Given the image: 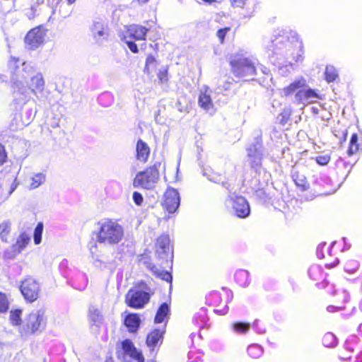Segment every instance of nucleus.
Returning <instances> with one entry per match:
<instances>
[{
    "label": "nucleus",
    "mask_w": 362,
    "mask_h": 362,
    "mask_svg": "<svg viewBox=\"0 0 362 362\" xmlns=\"http://www.w3.org/2000/svg\"><path fill=\"white\" fill-rule=\"evenodd\" d=\"M245 0H231V4L233 7H243Z\"/></svg>",
    "instance_id": "obj_51"
},
{
    "label": "nucleus",
    "mask_w": 362,
    "mask_h": 362,
    "mask_svg": "<svg viewBox=\"0 0 362 362\" xmlns=\"http://www.w3.org/2000/svg\"><path fill=\"white\" fill-rule=\"evenodd\" d=\"M43 228V223L42 222H39L35 228L33 240L35 245H39L42 241Z\"/></svg>",
    "instance_id": "obj_37"
},
{
    "label": "nucleus",
    "mask_w": 362,
    "mask_h": 362,
    "mask_svg": "<svg viewBox=\"0 0 362 362\" xmlns=\"http://www.w3.org/2000/svg\"><path fill=\"white\" fill-rule=\"evenodd\" d=\"M326 245V243H321L318 245L317 248V256L320 257V251H321L322 250V248L324 247H325Z\"/></svg>",
    "instance_id": "obj_55"
},
{
    "label": "nucleus",
    "mask_w": 362,
    "mask_h": 362,
    "mask_svg": "<svg viewBox=\"0 0 362 362\" xmlns=\"http://www.w3.org/2000/svg\"><path fill=\"white\" fill-rule=\"evenodd\" d=\"M30 238L27 234H21L17 239L16 245L13 246V251L20 253L21 251L28 244Z\"/></svg>",
    "instance_id": "obj_27"
},
{
    "label": "nucleus",
    "mask_w": 362,
    "mask_h": 362,
    "mask_svg": "<svg viewBox=\"0 0 362 362\" xmlns=\"http://www.w3.org/2000/svg\"><path fill=\"white\" fill-rule=\"evenodd\" d=\"M124 237V228L117 221L105 218L98 223L96 242L105 245L119 243Z\"/></svg>",
    "instance_id": "obj_2"
},
{
    "label": "nucleus",
    "mask_w": 362,
    "mask_h": 362,
    "mask_svg": "<svg viewBox=\"0 0 362 362\" xmlns=\"http://www.w3.org/2000/svg\"><path fill=\"white\" fill-rule=\"evenodd\" d=\"M163 197V207L169 213L175 212L180 204V197L177 190L173 187H168Z\"/></svg>",
    "instance_id": "obj_11"
},
{
    "label": "nucleus",
    "mask_w": 362,
    "mask_h": 362,
    "mask_svg": "<svg viewBox=\"0 0 362 362\" xmlns=\"http://www.w3.org/2000/svg\"><path fill=\"white\" fill-rule=\"evenodd\" d=\"M359 264L356 260H349L346 262L344 266V270L345 272L353 274L357 271L358 269Z\"/></svg>",
    "instance_id": "obj_40"
},
{
    "label": "nucleus",
    "mask_w": 362,
    "mask_h": 362,
    "mask_svg": "<svg viewBox=\"0 0 362 362\" xmlns=\"http://www.w3.org/2000/svg\"><path fill=\"white\" fill-rule=\"evenodd\" d=\"M122 349L125 356L130 357L136 362H144V356L141 351L137 349L130 339L122 342Z\"/></svg>",
    "instance_id": "obj_13"
},
{
    "label": "nucleus",
    "mask_w": 362,
    "mask_h": 362,
    "mask_svg": "<svg viewBox=\"0 0 362 362\" xmlns=\"http://www.w3.org/2000/svg\"><path fill=\"white\" fill-rule=\"evenodd\" d=\"M204 2L206 3H208V4H212V3H214V2H218L220 1V0H203Z\"/></svg>",
    "instance_id": "obj_57"
},
{
    "label": "nucleus",
    "mask_w": 362,
    "mask_h": 362,
    "mask_svg": "<svg viewBox=\"0 0 362 362\" xmlns=\"http://www.w3.org/2000/svg\"><path fill=\"white\" fill-rule=\"evenodd\" d=\"M325 80L328 83L334 81L338 78V72L332 65H327L325 72Z\"/></svg>",
    "instance_id": "obj_30"
},
{
    "label": "nucleus",
    "mask_w": 362,
    "mask_h": 362,
    "mask_svg": "<svg viewBox=\"0 0 362 362\" xmlns=\"http://www.w3.org/2000/svg\"><path fill=\"white\" fill-rule=\"evenodd\" d=\"M358 150V135L356 134H353L351 140L349 142V147L347 151L349 156H351L356 153Z\"/></svg>",
    "instance_id": "obj_36"
},
{
    "label": "nucleus",
    "mask_w": 362,
    "mask_h": 362,
    "mask_svg": "<svg viewBox=\"0 0 362 362\" xmlns=\"http://www.w3.org/2000/svg\"><path fill=\"white\" fill-rule=\"evenodd\" d=\"M7 158V154L6 153L4 146L0 144V165H3Z\"/></svg>",
    "instance_id": "obj_49"
},
{
    "label": "nucleus",
    "mask_w": 362,
    "mask_h": 362,
    "mask_svg": "<svg viewBox=\"0 0 362 362\" xmlns=\"http://www.w3.org/2000/svg\"><path fill=\"white\" fill-rule=\"evenodd\" d=\"M156 253L162 259H168L170 256V239L167 235L160 236L156 242Z\"/></svg>",
    "instance_id": "obj_15"
},
{
    "label": "nucleus",
    "mask_w": 362,
    "mask_h": 362,
    "mask_svg": "<svg viewBox=\"0 0 362 362\" xmlns=\"http://www.w3.org/2000/svg\"><path fill=\"white\" fill-rule=\"evenodd\" d=\"M76 0H67V2L61 1L59 3V12L62 18H66L70 16L71 13V5L74 4Z\"/></svg>",
    "instance_id": "obj_26"
},
{
    "label": "nucleus",
    "mask_w": 362,
    "mask_h": 362,
    "mask_svg": "<svg viewBox=\"0 0 362 362\" xmlns=\"http://www.w3.org/2000/svg\"><path fill=\"white\" fill-rule=\"evenodd\" d=\"M147 30L148 29L145 27L132 25L128 28L124 36H127V38L131 40H142L145 39Z\"/></svg>",
    "instance_id": "obj_17"
},
{
    "label": "nucleus",
    "mask_w": 362,
    "mask_h": 362,
    "mask_svg": "<svg viewBox=\"0 0 362 362\" xmlns=\"http://www.w3.org/2000/svg\"><path fill=\"white\" fill-rule=\"evenodd\" d=\"M105 362H114V361H113V359L111 357H110V358H106Z\"/></svg>",
    "instance_id": "obj_60"
},
{
    "label": "nucleus",
    "mask_w": 362,
    "mask_h": 362,
    "mask_svg": "<svg viewBox=\"0 0 362 362\" xmlns=\"http://www.w3.org/2000/svg\"><path fill=\"white\" fill-rule=\"evenodd\" d=\"M320 270V267L317 265H313V266L310 267L308 270L310 276L313 279H315L314 277H313V274L315 272H319Z\"/></svg>",
    "instance_id": "obj_52"
},
{
    "label": "nucleus",
    "mask_w": 362,
    "mask_h": 362,
    "mask_svg": "<svg viewBox=\"0 0 362 362\" xmlns=\"http://www.w3.org/2000/svg\"><path fill=\"white\" fill-rule=\"evenodd\" d=\"M270 49L273 55L286 57L293 46L287 35H282L272 41Z\"/></svg>",
    "instance_id": "obj_9"
},
{
    "label": "nucleus",
    "mask_w": 362,
    "mask_h": 362,
    "mask_svg": "<svg viewBox=\"0 0 362 362\" xmlns=\"http://www.w3.org/2000/svg\"><path fill=\"white\" fill-rule=\"evenodd\" d=\"M167 74L168 73L166 69L159 71L158 76L161 83H164L168 81Z\"/></svg>",
    "instance_id": "obj_50"
},
{
    "label": "nucleus",
    "mask_w": 362,
    "mask_h": 362,
    "mask_svg": "<svg viewBox=\"0 0 362 362\" xmlns=\"http://www.w3.org/2000/svg\"><path fill=\"white\" fill-rule=\"evenodd\" d=\"M139 4H144L148 1V0H137Z\"/></svg>",
    "instance_id": "obj_58"
},
{
    "label": "nucleus",
    "mask_w": 362,
    "mask_h": 362,
    "mask_svg": "<svg viewBox=\"0 0 362 362\" xmlns=\"http://www.w3.org/2000/svg\"><path fill=\"white\" fill-rule=\"evenodd\" d=\"M293 179L295 182L296 185L301 189V190L305 191L308 189L309 184L303 175H300L299 173H295L293 175Z\"/></svg>",
    "instance_id": "obj_28"
},
{
    "label": "nucleus",
    "mask_w": 362,
    "mask_h": 362,
    "mask_svg": "<svg viewBox=\"0 0 362 362\" xmlns=\"http://www.w3.org/2000/svg\"><path fill=\"white\" fill-rule=\"evenodd\" d=\"M322 343L326 347H334L337 344V339L332 333L327 332L322 338Z\"/></svg>",
    "instance_id": "obj_34"
},
{
    "label": "nucleus",
    "mask_w": 362,
    "mask_h": 362,
    "mask_svg": "<svg viewBox=\"0 0 362 362\" xmlns=\"http://www.w3.org/2000/svg\"><path fill=\"white\" fill-rule=\"evenodd\" d=\"M46 30L41 26L30 30L25 36V42L30 49H35L43 44Z\"/></svg>",
    "instance_id": "obj_10"
},
{
    "label": "nucleus",
    "mask_w": 362,
    "mask_h": 362,
    "mask_svg": "<svg viewBox=\"0 0 362 362\" xmlns=\"http://www.w3.org/2000/svg\"><path fill=\"white\" fill-rule=\"evenodd\" d=\"M300 60H302V59H301V56H300V55H299V56L298 57V58L296 59V62H298V61H300Z\"/></svg>",
    "instance_id": "obj_61"
},
{
    "label": "nucleus",
    "mask_w": 362,
    "mask_h": 362,
    "mask_svg": "<svg viewBox=\"0 0 362 362\" xmlns=\"http://www.w3.org/2000/svg\"><path fill=\"white\" fill-rule=\"evenodd\" d=\"M163 334V331L156 329L148 334L146 343L147 346L151 351H153L158 344L162 340Z\"/></svg>",
    "instance_id": "obj_20"
},
{
    "label": "nucleus",
    "mask_w": 362,
    "mask_h": 362,
    "mask_svg": "<svg viewBox=\"0 0 362 362\" xmlns=\"http://www.w3.org/2000/svg\"><path fill=\"white\" fill-rule=\"evenodd\" d=\"M141 320L137 314H128L124 318V325L130 332H136L140 325Z\"/></svg>",
    "instance_id": "obj_21"
},
{
    "label": "nucleus",
    "mask_w": 362,
    "mask_h": 362,
    "mask_svg": "<svg viewBox=\"0 0 362 362\" xmlns=\"http://www.w3.org/2000/svg\"><path fill=\"white\" fill-rule=\"evenodd\" d=\"M208 179H209V180L214 182L215 183L221 182L223 186L226 187L227 183L224 182L223 181V177L219 175H215V174L209 175L208 176Z\"/></svg>",
    "instance_id": "obj_46"
},
{
    "label": "nucleus",
    "mask_w": 362,
    "mask_h": 362,
    "mask_svg": "<svg viewBox=\"0 0 362 362\" xmlns=\"http://www.w3.org/2000/svg\"><path fill=\"white\" fill-rule=\"evenodd\" d=\"M315 160L320 165H326L330 160V156L328 155L319 156L315 158Z\"/></svg>",
    "instance_id": "obj_44"
},
{
    "label": "nucleus",
    "mask_w": 362,
    "mask_h": 362,
    "mask_svg": "<svg viewBox=\"0 0 362 362\" xmlns=\"http://www.w3.org/2000/svg\"><path fill=\"white\" fill-rule=\"evenodd\" d=\"M342 309V307H336L334 305H329L327 308V310L328 312L329 313H333V312H335V311H337V310H341Z\"/></svg>",
    "instance_id": "obj_54"
},
{
    "label": "nucleus",
    "mask_w": 362,
    "mask_h": 362,
    "mask_svg": "<svg viewBox=\"0 0 362 362\" xmlns=\"http://www.w3.org/2000/svg\"><path fill=\"white\" fill-rule=\"evenodd\" d=\"M227 202L231 205L235 215L239 218H246L250 214V208L247 201L242 196L235 194H230Z\"/></svg>",
    "instance_id": "obj_7"
},
{
    "label": "nucleus",
    "mask_w": 362,
    "mask_h": 362,
    "mask_svg": "<svg viewBox=\"0 0 362 362\" xmlns=\"http://www.w3.org/2000/svg\"><path fill=\"white\" fill-rule=\"evenodd\" d=\"M89 319L96 325L101 323L103 317L100 311L95 307H90L89 308Z\"/></svg>",
    "instance_id": "obj_31"
},
{
    "label": "nucleus",
    "mask_w": 362,
    "mask_h": 362,
    "mask_svg": "<svg viewBox=\"0 0 362 362\" xmlns=\"http://www.w3.org/2000/svg\"><path fill=\"white\" fill-rule=\"evenodd\" d=\"M124 40L125 42L127 43L128 47L132 52H134V53L138 52L137 45L133 42V40L128 39L127 36H124Z\"/></svg>",
    "instance_id": "obj_45"
},
{
    "label": "nucleus",
    "mask_w": 362,
    "mask_h": 362,
    "mask_svg": "<svg viewBox=\"0 0 362 362\" xmlns=\"http://www.w3.org/2000/svg\"><path fill=\"white\" fill-rule=\"evenodd\" d=\"M169 311L170 308L168 305L166 303H162L156 313L154 322L156 323L163 322L165 320V317H166L168 315Z\"/></svg>",
    "instance_id": "obj_25"
},
{
    "label": "nucleus",
    "mask_w": 362,
    "mask_h": 362,
    "mask_svg": "<svg viewBox=\"0 0 362 362\" xmlns=\"http://www.w3.org/2000/svg\"><path fill=\"white\" fill-rule=\"evenodd\" d=\"M231 71L239 78L252 77L256 75L257 66L255 59L247 57H234L230 61Z\"/></svg>",
    "instance_id": "obj_4"
},
{
    "label": "nucleus",
    "mask_w": 362,
    "mask_h": 362,
    "mask_svg": "<svg viewBox=\"0 0 362 362\" xmlns=\"http://www.w3.org/2000/svg\"><path fill=\"white\" fill-rule=\"evenodd\" d=\"M136 159L145 163L150 155V148L148 145L141 139H139L136 146Z\"/></svg>",
    "instance_id": "obj_18"
},
{
    "label": "nucleus",
    "mask_w": 362,
    "mask_h": 362,
    "mask_svg": "<svg viewBox=\"0 0 362 362\" xmlns=\"http://www.w3.org/2000/svg\"><path fill=\"white\" fill-rule=\"evenodd\" d=\"M230 30V28H224L217 31V37L219 38L221 42H223L226 35Z\"/></svg>",
    "instance_id": "obj_48"
},
{
    "label": "nucleus",
    "mask_w": 362,
    "mask_h": 362,
    "mask_svg": "<svg viewBox=\"0 0 362 362\" xmlns=\"http://www.w3.org/2000/svg\"><path fill=\"white\" fill-rule=\"evenodd\" d=\"M44 312L41 310L30 313L24 320L21 332L25 334L42 332L45 328Z\"/></svg>",
    "instance_id": "obj_5"
},
{
    "label": "nucleus",
    "mask_w": 362,
    "mask_h": 362,
    "mask_svg": "<svg viewBox=\"0 0 362 362\" xmlns=\"http://www.w3.org/2000/svg\"><path fill=\"white\" fill-rule=\"evenodd\" d=\"M18 59L11 57L8 61V69L11 74V88L14 101L17 104H25L30 97V92H42L45 88V80L42 73L38 72L30 78V87L25 84L26 78L33 72V66L30 63L23 62L21 66Z\"/></svg>",
    "instance_id": "obj_1"
},
{
    "label": "nucleus",
    "mask_w": 362,
    "mask_h": 362,
    "mask_svg": "<svg viewBox=\"0 0 362 362\" xmlns=\"http://www.w3.org/2000/svg\"><path fill=\"white\" fill-rule=\"evenodd\" d=\"M262 156V146L259 144H253L247 148L248 160L251 167L256 171L261 165Z\"/></svg>",
    "instance_id": "obj_12"
},
{
    "label": "nucleus",
    "mask_w": 362,
    "mask_h": 362,
    "mask_svg": "<svg viewBox=\"0 0 362 362\" xmlns=\"http://www.w3.org/2000/svg\"><path fill=\"white\" fill-rule=\"evenodd\" d=\"M236 282L243 287H246L250 284L249 272L246 270L240 269L235 274Z\"/></svg>",
    "instance_id": "obj_24"
},
{
    "label": "nucleus",
    "mask_w": 362,
    "mask_h": 362,
    "mask_svg": "<svg viewBox=\"0 0 362 362\" xmlns=\"http://www.w3.org/2000/svg\"><path fill=\"white\" fill-rule=\"evenodd\" d=\"M15 255H10L8 252H6V257L8 258H13Z\"/></svg>",
    "instance_id": "obj_59"
},
{
    "label": "nucleus",
    "mask_w": 362,
    "mask_h": 362,
    "mask_svg": "<svg viewBox=\"0 0 362 362\" xmlns=\"http://www.w3.org/2000/svg\"><path fill=\"white\" fill-rule=\"evenodd\" d=\"M11 231V222L8 221H4L0 224V237L4 242L8 241V236Z\"/></svg>",
    "instance_id": "obj_32"
},
{
    "label": "nucleus",
    "mask_w": 362,
    "mask_h": 362,
    "mask_svg": "<svg viewBox=\"0 0 362 362\" xmlns=\"http://www.w3.org/2000/svg\"><path fill=\"white\" fill-rule=\"evenodd\" d=\"M21 310H11L10 313V321L13 325H20L21 322Z\"/></svg>",
    "instance_id": "obj_38"
},
{
    "label": "nucleus",
    "mask_w": 362,
    "mask_h": 362,
    "mask_svg": "<svg viewBox=\"0 0 362 362\" xmlns=\"http://www.w3.org/2000/svg\"><path fill=\"white\" fill-rule=\"evenodd\" d=\"M262 72H263V73L266 74V68H265V67H264V68L262 69Z\"/></svg>",
    "instance_id": "obj_63"
},
{
    "label": "nucleus",
    "mask_w": 362,
    "mask_h": 362,
    "mask_svg": "<svg viewBox=\"0 0 362 362\" xmlns=\"http://www.w3.org/2000/svg\"><path fill=\"white\" fill-rule=\"evenodd\" d=\"M229 88H230L229 82H226L223 86L218 85V89L220 92L223 91V90H227L229 89Z\"/></svg>",
    "instance_id": "obj_53"
},
{
    "label": "nucleus",
    "mask_w": 362,
    "mask_h": 362,
    "mask_svg": "<svg viewBox=\"0 0 362 362\" xmlns=\"http://www.w3.org/2000/svg\"><path fill=\"white\" fill-rule=\"evenodd\" d=\"M19 185V182L17 180V177H16L13 182H11L9 189L8 190L6 196L4 197L5 199H8L12 193L16 189L18 186Z\"/></svg>",
    "instance_id": "obj_42"
},
{
    "label": "nucleus",
    "mask_w": 362,
    "mask_h": 362,
    "mask_svg": "<svg viewBox=\"0 0 362 362\" xmlns=\"http://www.w3.org/2000/svg\"><path fill=\"white\" fill-rule=\"evenodd\" d=\"M156 66V60L152 55H148L146 60V66L144 68V72L150 74Z\"/></svg>",
    "instance_id": "obj_39"
},
{
    "label": "nucleus",
    "mask_w": 362,
    "mask_h": 362,
    "mask_svg": "<svg viewBox=\"0 0 362 362\" xmlns=\"http://www.w3.org/2000/svg\"><path fill=\"white\" fill-rule=\"evenodd\" d=\"M247 354L250 357L253 358H257L262 355L263 349L260 345L257 344H253L247 347Z\"/></svg>",
    "instance_id": "obj_29"
},
{
    "label": "nucleus",
    "mask_w": 362,
    "mask_h": 362,
    "mask_svg": "<svg viewBox=\"0 0 362 362\" xmlns=\"http://www.w3.org/2000/svg\"><path fill=\"white\" fill-rule=\"evenodd\" d=\"M231 327L235 332L238 334H245L250 329V325L247 322H237L233 323Z\"/></svg>",
    "instance_id": "obj_33"
},
{
    "label": "nucleus",
    "mask_w": 362,
    "mask_h": 362,
    "mask_svg": "<svg viewBox=\"0 0 362 362\" xmlns=\"http://www.w3.org/2000/svg\"><path fill=\"white\" fill-rule=\"evenodd\" d=\"M324 257V255L322 253V252L320 251V258H322Z\"/></svg>",
    "instance_id": "obj_62"
},
{
    "label": "nucleus",
    "mask_w": 362,
    "mask_h": 362,
    "mask_svg": "<svg viewBox=\"0 0 362 362\" xmlns=\"http://www.w3.org/2000/svg\"><path fill=\"white\" fill-rule=\"evenodd\" d=\"M20 290L25 299L32 303L38 298L40 285L33 278L28 277L21 282Z\"/></svg>",
    "instance_id": "obj_8"
},
{
    "label": "nucleus",
    "mask_w": 362,
    "mask_h": 362,
    "mask_svg": "<svg viewBox=\"0 0 362 362\" xmlns=\"http://www.w3.org/2000/svg\"><path fill=\"white\" fill-rule=\"evenodd\" d=\"M152 271L158 277L160 278L161 279L167 282L172 281L173 277L170 272L167 271L160 270L156 267H153Z\"/></svg>",
    "instance_id": "obj_35"
},
{
    "label": "nucleus",
    "mask_w": 362,
    "mask_h": 362,
    "mask_svg": "<svg viewBox=\"0 0 362 362\" xmlns=\"http://www.w3.org/2000/svg\"><path fill=\"white\" fill-rule=\"evenodd\" d=\"M305 86L306 80L303 76H300L296 78L293 83H291L288 86L284 87L281 90V93L285 96H288L294 93H296L299 90L298 89L304 88Z\"/></svg>",
    "instance_id": "obj_19"
},
{
    "label": "nucleus",
    "mask_w": 362,
    "mask_h": 362,
    "mask_svg": "<svg viewBox=\"0 0 362 362\" xmlns=\"http://www.w3.org/2000/svg\"><path fill=\"white\" fill-rule=\"evenodd\" d=\"M207 90L205 92H202L199 97V106L206 111H209L213 109V103L209 94L207 93Z\"/></svg>",
    "instance_id": "obj_23"
},
{
    "label": "nucleus",
    "mask_w": 362,
    "mask_h": 362,
    "mask_svg": "<svg viewBox=\"0 0 362 362\" xmlns=\"http://www.w3.org/2000/svg\"><path fill=\"white\" fill-rule=\"evenodd\" d=\"M327 266L329 267H333L334 266V264H332V265H329V264H327Z\"/></svg>",
    "instance_id": "obj_64"
},
{
    "label": "nucleus",
    "mask_w": 362,
    "mask_h": 362,
    "mask_svg": "<svg viewBox=\"0 0 362 362\" xmlns=\"http://www.w3.org/2000/svg\"><path fill=\"white\" fill-rule=\"evenodd\" d=\"M29 189H35L45 182L46 175L44 173H33L29 178Z\"/></svg>",
    "instance_id": "obj_22"
},
{
    "label": "nucleus",
    "mask_w": 362,
    "mask_h": 362,
    "mask_svg": "<svg viewBox=\"0 0 362 362\" xmlns=\"http://www.w3.org/2000/svg\"><path fill=\"white\" fill-rule=\"evenodd\" d=\"M148 293L135 288L130 289L125 296L127 305L135 309H139L149 301Z\"/></svg>",
    "instance_id": "obj_6"
},
{
    "label": "nucleus",
    "mask_w": 362,
    "mask_h": 362,
    "mask_svg": "<svg viewBox=\"0 0 362 362\" xmlns=\"http://www.w3.org/2000/svg\"><path fill=\"white\" fill-rule=\"evenodd\" d=\"M295 99L298 103H314L320 99V95L313 89L300 90L295 95Z\"/></svg>",
    "instance_id": "obj_16"
},
{
    "label": "nucleus",
    "mask_w": 362,
    "mask_h": 362,
    "mask_svg": "<svg viewBox=\"0 0 362 362\" xmlns=\"http://www.w3.org/2000/svg\"><path fill=\"white\" fill-rule=\"evenodd\" d=\"M90 30L94 39L99 42L107 39L109 36L108 28L103 22H94Z\"/></svg>",
    "instance_id": "obj_14"
},
{
    "label": "nucleus",
    "mask_w": 362,
    "mask_h": 362,
    "mask_svg": "<svg viewBox=\"0 0 362 362\" xmlns=\"http://www.w3.org/2000/svg\"><path fill=\"white\" fill-rule=\"evenodd\" d=\"M132 198H133L134 202L138 206H140L142 204L143 200H144L143 196L141 195V194H140L138 192H134L133 193Z\"/></svg>",
    "instance_id": "obj_47"
},
{
    "label": "nucleus",
    "mask_w": 362,
    "mask_h": 362,
    "mask_svg": "<svg viewBox=\"0 0 362 362\" xmlns=\"http://www.w3.org/2000/svg\"><path fill=\"white\" fill-rule=\"evenodd\" d=\"M161 163H155L146 168L144 171L139 172L133 181L134 187H142L146 189H153L159 179V168Z\"/></svg>",
    "instance_id": "obj_3"
},
{
    "label": "nucleus",
    "mask_w": 362,
    "mask_h": 362,
    "mask_svg": "<svg viewBox=\"0 0 362 362\" xmlns=\"http://www.w3.org/2000/svg\"><path fill=\"white\" fill-rule=\"evenodd\" d=\"M9 308V303L5 293L0 292V313L7 312Z\"/></svg>",
    "instance_id": "obj_41"
},
{
    "label": "nucleus",
    "mask_w": 362,
    "mask_h": 362,
    "mask_svg": "<svg viewBox=\"0 0 362 362\" xmlns=\"http://www.w3.org/2000/svg\"><path fill=\"white\" fill-rule=\"evenodd\" d=\"M290 115H291V111L289 110H284L278 117V119H279L280 123H281V124L286 123L289 119Z\"/></svg>",
    "instance_id": "obj_43"
},
{
    "label": "nucleus",
    "mask_w": 362,
    "mask_h": 362,
    "mask_svg": "<svg viewBox=\"0 0 362 362\" xmlns=\"http://www.w3.org/2000/svg\"><path fill=\"white\" fill-rule=\"evenodd\" d=\"M102 264H103V262L100 259H97L94 261V264L95 267H102Z\"/></svg>",
    "instance_id": "obj_56"
}]
</instances>
